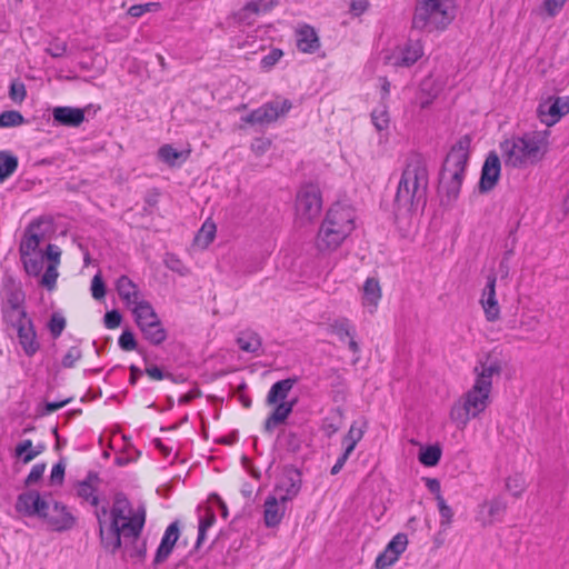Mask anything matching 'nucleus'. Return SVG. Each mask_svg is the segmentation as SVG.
Listing matches in <instances>:
<instances>
[{
  "label": "nucleus",
  "instance_id": "nucleus-34",
  "mask_svg": "<svg viewBox=\"0 0 569 569\" xmlns=\"http://www.w3.org/2000/svg\"><path fill=\"white\" fill-rule=\"evenodd\" d=\"M365 427L366 423H363L362 426H358L356 421L350 426L348 433L342 440L347 453H352L357 443L362 439L365 433Z\"/></svg>",
  "mask_w": 569,
  "mask_h": 569
},
{
  "label": "nucleus",
  "instance_id": "nucleus-12",
  "mask_svg": "<svg viewBox=\"0 0 569 569\" xmlns=\"http://www.w3.org/2000/svg\"><path fill=\"white\" fill-rule=\"evenodd\" d=\"M502 371V360L492 353H487L480 358L473 368L476 376L475 382L492 389V378L499 377Z\"/></svg>",
  "mask_w": 569,
  "mask_h": 569
},
{
  "label": "nucleus",
  "instance_id": "nucleus-49",
  "mask_svg": "<svg viewBox=\"0 0 569 569\" xmlns=\"http://www.w3.org/2000/svg\"><path fill=\"white\" fill-rule=\"evenodd\" d=\"M160 9L159 2H148L143 4H133L129 8L128 14L134 18L143 16L146 12L157 11Z\"/></svg>",
  "mask_w": 569,
  "mask_h": 569
},
{
  "label": "nucleus",
  "instance_id": "nucleus-2",
  "mask_svg": "<svg viewBox=\"0 0 569 569\" xmlns=\"http://www.w3.org/2000/svg\"><path fill=\"white\" fill-rule=\"evenodd\" d=\"M428 169L420 154L408 158L398 183L395 206L398 211L412 212L423 209L427 203Z\"/></svg>",
  "mask_w": 569,
  "mask_h": 569
},
{
  "label": "nucleus",
  "instance_id": "nucleus-37",
  "mask_svg": "<svg viewBox=\"0 0 569 569\" xmlns=\"http://www.w3.org/2000/svg\"><path fill=\"white\" fill-rule=\"evenodd\" d=\"M441 458V449L439 446H428L419 452V461L426 467L438 465Z\"/></svg>",
  "mask_w": 569,
  "mask_h": 569
},
{
  "label": "nucleus",
  "instance_id": "nucleus-8",
  "mask_svg": "<svg viewBox=\"0 0 569 569\" xmlns=\"http://www.w3.org/2000/svg\"><path fill=\"white\" fill-rule=\"evenodd\" d=\"M491 389L473 383L450 410V419L465 428L471 419L478 418L490 403Z\"/></svg>",
  "mask_w": 569,
  "mask_h": 569
},
{
  "label": "nucleus",
  "instance_id": "nucleus-46",
  "mask_svg": "<svg viewBox=\"0 0 569 569\" xmlns=\"http://www.w3.org/2000/svg\"><path fill=\"white\" fill-rule=\"evenodd\" d=\"M66 325V318L61 313H52L48 322V328L53 339H57L61 336Z\"/></svg>",
  "mask_w": 569,
  "mask_h": 569
},
{
  "label": "nucleus",
  "instance_id": "nucleus-23",
  "mask_svg": "<svg viewBox=\"0 0 569 569\" xmlns=\"http://www.w3.org/2000/svg\"><path fill=\"white\" fill-rule=\"evenodd\" d=\"M329 331L336 335L340 341L349 339L348 346L353 353H358L360 348L358 342L355 340V328L347 318H339L333 320L329 325Z\"/></svg>",
  "mask_w": 569,
  "mask_h": 569
},
{
  "label": "nucleus",
  "instance_id": "nucleus-39",
  "mask_svg": "<svg viewBox=\"0 0 569 569\" xmlns=\"http://www.w3.org/2000/svg\"><path fill=\"white\" fill-rule=\"evenodd\" d=\"M14 453L22 459L23 463H29L40 453V450H32V441L26 439L17 445Z\"/></svg>",
  "mask_w": 569,
  "mask_h": 569
},
{
  "label": "nucleus",
  "instance_id": "nucleus-14",
  "mask_svg": "<svg viewBox=\"0 0 569 569\" xmlns=\"http://www.w3.org/2000/svg\"><path fill=\"white\" fill-rule=\"evenodd\" d=\"M538 117L547 126H552L569 112V98L558 97L538 107Z\"/></svg>",
  "mask_w": 569,
  "mask_h": 569
},
{
  "label": "nucleus",
  "instance_id": "nucleus-22",
  "mask_svg": "<svg viewBox=\"0 0 569 569\" xmlns=\"http://www.w3.org/2000/svg\"><path fill=\"white\" fill-rule=\"evenodd\" d=\"M52 118L60 126L77 128L84 121V109L56 107L52 110Z\"/></svg>",
  "mask_w": 569,
  "mask_h": 569
},
{
  "label": "nucleus",
  "instance_id": "nucleus-5",
  "mask_svg": "<svg viewBox=\"0 0 569 569\" xmlns=\"http://www.w3.org/2000/svg\"><path fill=\"white\" fill-rule=\"evenodd\" d=\"M355 229L353 210L341 203H335L328 210L317 234L316 246L320 252H332L350 236Z\"/></svg>",
  "mask_w": 569,
  "mask_h": 569
},
{
  "label": "nucleus",
  "instance_id": "nucleus-58",
  "mask_svg": "<svg viewBox=\"0 0 569 569\" xmlns=\"http://www.w3.org/2000/svg\"><path fill=\"white\" fill-rule=\"evenodd\" d=\"M120 348L124 351H132L137 348V341L131 331L124 330L118 341Z\"/></svg>",
  "mask_w": 569,
  "mask_h": 569
},
{
  "label": "nucleus",
  "instance_id": "nucleus-63",
  "mask_svg": "<svg viewBox=\"0 0 569 569\" xmlns=\"http://www.w3.org/2000/svg\"><path fill=\"white\" fill-rule=\"evenodd\" d=\"M44 470L46 463L34 465L26 479V485L30 486L38 482L42 478Z\"/></svg>",
  "mask_w": 569,
  "mask_h": 569
},
{
  "label": "nucleus",
  "instance_id": "nucleus-62",
  "mask_svg": "<svg viewBox=\"0 0 569 569\" xmlns=\"http://www.w3.org/2000/svg\"><path fill=\"white\" fill-rule=\"evenodd\" d=\"M146 373L153 380H162L164 378L171 379L173 382H178V380L169 372H163L159 367L157 366H148L146 368Z\"/></svg>",
  "mask_w": 569,
  "mask_h": 569
},
{
  "label": "nucleus",
  "instance_id": "nucleus-47",
  "mask_svg": "<svg viewBox=\"0 0 569 569\" xmlns=\"http://www.w3.org/2000/svg\"><path fill=\"white\" fill-rule=\"evenodd\" d=\"M257 14L248 10L247 3L240 8L237 12L232 13V19L243 26H252L257 21Z\"/></svg>",
  "mask_w": 569,
  "mask_h": 569
},
{
  "label": "nucleus",
  "instance_id": "nucleus-45",
  "mask_svg": "<svg viewBox=\"0 0 569 569\" xmlns=\"http://www.w3.org/2000/svg\"><path fill=\"white\" fill-rule=\"evenodd\" d=\"M24 270L30 276H38L43 267V258L33 254L21 257Z\"/></svg>",
  "mask_w": 569,
  "mask_h": 569
},
{
  "label": "nucleus",
  "instance_id": "nucleus-57",
  "mask_svg": "<svg viewBox=\"0 0 569 569\" xmlns=\"http://www.w3.org/2000/svg\"><path fill=\"white\" fill-rule=\"evenodd\" d=\"M38 249V244L31 239L29 234H27V230L24 231V236L20 242L19 252L21 257L30 256L36 252Z\"/></svg>",
  "mask_w": 569,
  "mask_h": 569
},
{
  "label": "nucleus",
  "instance_id": "nucleus-40",
  "mask_svg": "<svg viewBox=\"0 0 569 569\" xmlns=\"http://www.w3.org/2000/svg\"><path fill=\"white\" fill-rule=\"evenodd\" d=\"M439 515H440V526L443 529H447L452 523L453 511L450 506L447 505L445 498L441 495L436 497Z\"/></svg>",
  "mask_w": 569,
  "mask_h": 569
},
{
  "label": "nucleus",
  "instance_id": "nucleus-36",
  "mask_svg": "<svg viewBox=\"0 0 569 569\" xmlns=\"http://www.w3.org/2000/svg\"><path fill=\"white\" fill-rule=\"evenodd\" d=\"M2 317L4 322L16 330V332L20 330V327H27L28 323H32V319L28 316L26 310L3 315Z\"/></svg>",
  "mask_w": 569,
  "mask_h": 569
},
{
  "label": "nucleus",
  "instance_id": "nucleus-51",
  "mask_svg": "<svg viewBox=\"0 0 569 569\" xmlns=\"http://www.w3.org/2000/svg\"><path fill=\"white\" fill-rule=\"evenodd\" d=\"M67 49H68V44L66 41H60L58 39H54L46 48V52L48 54H50L52 58H61L66 54Z\"/></svg>",
  "mask_w": 569,
  "mask_h": 569
},
{
  "label": "nucleus",
  "instance_id": "nucleus-31",
  "mask_svg": "<svg viewBox=\"0 0 569 569\" xmlns=\"http://www.w3.org/2000/svg\"><path fill=\"white\" fill-rule=\"evenodd\" d=\"M381 296L379 280L376 278H368L363 284L362 305L370 308V312H373L381 299Z\"/></svg>",
  "mask_w": 569,
  "mask_h": 569
},
{
  "label": "nucleus",
  "instance_id": "nucleus-28",
  "mask_svg": "<svg viewBox=\"0 0 569 569\" xmlns=\"http://www.w3.org/2000/svg\"><path fill=\"white\" fill-rule=\"evenodd\" d=\"M423 56V47L419 40H409L401 49L396 66L410 67Z\"/></svg>",
  "mask_w": 569,
  "mask_h": 569
},
{
  "label": "nucleus",
  "instance_id": "nucleus-52",
  "mask_svg": "<svg viewBox=\"0 0 569 569\" xmlns=\"http://www.w3.org/2000/svg\"><path fill=\"white\" fill-rule=\"evenodd\" d=\"M91 293L96 300H100L106 296V284L100 273H97L91 280Z\"/></svg>",
  "mask_w": 569,
  "mask_h": 569
},
{
  "label": "nucleus",
  "instance_id": "nucleus-55",
  "mask_svg": "<svg viewBox=\"0 0 569 569\" xmlns=\"http://www.w3.org/2000/svg\"><path fill=\"white\" fill-rule=\"evenodd\" d=\"M57 266L58 264H49L41 278V284L47 287L49 290H51L56 286V281L58 278Z\"/></svg>",
  "mask_w": 569,
  "mask_h": 569
},
{
  "label": "nucleus",
  "instance_id": "nucleus-25",
  "mask_svg": "<svg viewBox=\"0 0 569 569\" xmlns=\"http://www.w3.org/2000/svg\"><path fill=\"white\" fill-rule=\"evenodd\" d=\"M100 479L97 472L90 471L87 477L79 481L77 486V495L88 501L91 506L98 507L99 498L96 495Z\"/></svg>",
  "mask_w": 569,
  "mask_h": 569
},
{
  "label": "nucleus",
  "instance_id": "nucleus-9",
  "mask_svg": "<svg viewBox=\"0 0 569 569\" xmlns=\"http://www.w3.org/2000/svg\"><path fill=\"white\" fill-rule=\"evenodd\" d=\"M132 313L143 338L151 345L159 346L167 339V330L150 302L142 301L132 308Z\"/></svg>",
  "mask_w": 569,
  "mask_h": 569
},
{
  "label": "nucleus",
  "instance_id": "nucleus-6",
  "mask_svg": "<svg viewBox=\"0 0 569 569\" xmlns=\"http://www.w3.org/2000/svg\"><path fill=\"white\" fill-rule=\"evenodd\" d=\"M548 148L547 132L533 131L501 143L506 166L525 168L542 159Z\"/></svg>",
  "mask_w": 569,
  "mask_h": 569
},
{
  "label": "nucleus",
  "instance_id": "nucleus-43",
  "mask_svg": "<svg viewBox=\"0 0 569 569\" xmlns=\"http://www.w3.org/2000/svg\"><path fill=\"white\" fill-rule=\"evenodd\" d=\"M24 122L23 116L16 110H8L0 113V127L10 128L17 127Z\"/></svg>",
  "mask_w": 569,
  "mask_h": 569
},
{
  "label": "nucleus",
  "instance_id": "nucleus-64",
  "mask_svg": "<svg viewBox=\"0 0 569 569\" xmlns=\"http://www.w3.org/2000/svg\"><path fill=\"white\" fill-rule=\"evenodd\" d=\"M9 97L14 102H21L26 98V87L21 82H13L10 86Z\"/></svg>",
  "mask_w": 569,
  "mask_h": 569
},
{
  "label": "nucleus",
  "instance_id": "nucleus-59",
  "mask_svg": "<svg viewBox=\"0 0 569 569\" xmlns=\"http://www.w3.org/2000/svg\"><path fill=\"white\" fill-rule=\"evenodd\" d=\"M282 51L280 49H272L268 54H266L261 59V67L263 69L272 68L282 57Z\"/></svg>",
  "mask_w": 569,
  "mask_h": 569
},
{
  "label": "nucleus",
  "instance_id": "nucleus-20",
  "mask_svg": "<svg viewBox=\"0 0 569 569\" xmlns=\"http://www.w3.org/2000/svg\"><path fill=\"white\" fill-rule=\"evenodd\" d=\"M179 535H180V531H179L178 521H173L172 523H170L167 527V529L161 538V542L156 551V556L153 559L154 566H158V565L164 562L169 558V556L172 552V549L179 538Z\"/></svg>",
  "mask_w": 569,
  "mask_h": 569
},
{
  "label": "nucleus",
  "instance_id": "nucleus-56",
  "mask_svg": "<svg viewBox=\"0 0 569 569\" xmlns=\"http://www.w3.org/2000/svg\"><path fill=\"white\" fill-rule=\"evenodd\" d=\"M566 1L567 0H543L541 8L548 17H555L561 11Z\"/></svg>",
  "mask_w": 569,
  "mask_h": 569
},
{
  "label": "nucleus",
  "instance_id": "nucleus-29",
  "mask_svg": "<svg viewBox=\"0 0 569 569\" xmlns=\"http://www.w3.org/2000/svg\"><path fill=\"white\" fill-rule=\"evenodd\" d=\"M297 381L298 378H287L274 382L267 395V405L287 402L286 399Z\"/></svg>",
  "mask_w": 569,
  "mask_h": 569
},
{
  "label": "nucleus",
  "instance_id": "nucleus-30",
  "mask_svg": "<svg viewBox=\"0 0 569 569\" xmlns=\"http://www.w3.org/2000/svg\"><path fill=\"white\" fill-rule=\"evenodd\" d=\"M17 337L21 348L28 357H32L40 349L33 322L28 323L27 327H20V330L17 332Z\"/></svg>",
  "mask_w": 569,
  "mask_h": 569
},
{
  "label": "nucleus",
  "instance_id": "nucleus-10",
  "mask_svg": "<svg viewBox=\"0 0 569 569\" xmlns=\"http://www.w3.org/2000/svg\"><path fill=\"white\" fill-rule=\"evenodd\" d=\"M322 209V199L319 189L309 184L302 187L296 198V214L302 223L311 222Z\"/></svg>",
  "mask_w": 569,
  "mask_h": 569
},
{
  "label": "nucleus",
  "instance_id": "nucleus-3",
  "mask_svg": "<svg viewBox=\"0 0 569 569\" xmlns=\"http://www.w3.org/2000/svg\"><path fill=\"white\" fill-rule=\"evenodd\" d=\"M16 510L27 517H38L53 531L70 530L76 518L68 507L56 500L43 498L38 491L29 490L18 496Z\"/></svg>",
  "mask_w": 569,
  "mask_h": 569
},
{
  "label": "nucleus",
  "instance_id": "nucleus-27",
  "mask_svg": "<svg viewBox=\"0 0 569 569\" xmlns=\"http://www.w3.org/2000/svg\"><path fill=\"white\" fill-rule=\"evenodd\" d=\"M276 407L264 421V431L271 433L278 426L286 422L291 415L296 400L289 402L274 403Z\"/></svg>",
  "mask_w": 569,
  "mask_h": 569
},
{
  "label": "nucleus",
  "instance_id": "nucleus-35",
  "mask_svg": "<svg viewBox=\"0 0 569 569\" xmlns=\"http://www.w3.org/2000/svg\"><path fill=\"white\" fill-rule=\"evenodd\" d=\"M216 521V515L212 509L206 508L204 515L200 516L199 519V528H198V538L196 542V548H199L200 545L206 539V532L207 530L212 527V525Z\"/></svg>",
  "mask_w": 569,
  "mask_h": 569
},
{
  "label": "nucleus",
  "instance_id": "nucleus-33",
  "mask_svg": "<svg viewBox=\"0 0 569 569\" xmlns=\"http://www.w3.org/2000/svg\"><path fill=\"white\" fill-rule=\"evenodd\" d=\"M237 343L242 351L254 353L261 348V338L253 331H244L238 337Z\"/></svg>",
  "mask_w": 569,
  "mask_h": 569
},
{
  "label": "nucleus",
  "instance_id": "nucleus-21",
  "mask_svg": "<svg viewBox=\"0 0 569 569\" xmlns=\"http://www.w3.org/2000/svg\"><path fill=\"white\" fill-rule=\"evenodd\" d=\"M116 290L120 299L131 309L143 301L138 286L128 276L118 278Z\"/></svg>",
  "mask_w": 569,
  "mask_h": 569
},
{
  "label": "nucleus",
  "instance_id": "nucleus-19",
  "mask_svg": "<svg viewBox=\"0 0 569 569\" xmlns=\"http://www.w3.org/2000/svg\"><path fill=\"white\" fill-rule=\"evenodd\" d=\"M500 159L495 152H490L486 158L481 170L479 188L482 192L490 191L498 182L500 177Z\"/></svg>",
  "mask_w": 569,
  "mask_h": 569
},
{
  "label": "nucleus",
  "instance_id": "nucleus-16",
  "mask_svg": "<svg viewBox=\"0 0 569 569\" xmlns=\"http://www.w3.org/2000/svg\"><path fill=\"white\" fill-rule=\"evenodd\" d=\"M301 473L297 469H288L276 486V492L282 503L296 497L301 488Z\"/></svg>",
  "mask_w": 569,
  "mask_h": 569
},
{
  "label": "nucleus",
  "instance_id": "nucleus-13",
  "mask_svg": "<svg viewBox=\"0 0 569 569\" xmlns=\"http://www.w3.org/2000/svg\"><path fill=\"white\" fill-rule=\"evenodd\" d=\"M408 537L406 533H397L387 545L385 550L376 558V569H388L395 562L398 561L399 557L407 549Z\"/></svg>",
  "mask_w": 569,
  "mask_h": 569
},
{
  "label": "nucleus",
  "instance_id": "nucleus-42",
  "mask_svg": "<svg viewBox=\"0 0 569 569\" xmlns=\"http://www.w3.org/2000/svg\"><path fill=\"white\" fill-rule=\"evenodd\" d=\"M278 4V0H251L247 2L248 10L254 12L257 17L270 12Z\"/></svg>",
  "mask_w": 569,
  "mask_h": 569
},
{
  "label": "nucleus",
  "instance_id": "nucleus-15",
  "mask_svg": "<svg viewBox=\"0 0 569 569\" xmlns=\"http://www.w3.org/2000/svg\"><path fill=\"white\" fill-rule=\"evenodd\" d=\"M496 282L497 276L495 272H491L487 276V283L483 288L480 303L485 311L486 319L490 322H493L500 317V308L498 300L496 298Z\"/></svg>",
  "mask_w": 569,
  "mask_h": 569
},
{
  "label": "nucleus",
  "instance_id": "nucleus-60",
  "mask_svg": "<svg viewBox=\"0 0 569 569\" xmlns=\"http://www.w3.org/2000/svg\"><path fill=\"white\" fill-rule=\"evenodd\" d=\"M64 469H66V466L62 461H59L58 463H56L51 470V475H50V483L52 486H56V485H62L63 482V479H64Z\"/></svg>",
  "mask_w": 569,
  "mask_h": 569
},
{
  "label": "nucleus",
  "instance_id": "nucleus-38",
  "mask_svg": "<svg viewBox=\"0 0 569 569\" xmlns=\"http://www.w3.org/2000/svg\"><path fill=\"white\" fill-rule=\"evenodd\" d=\"M438 90L432 88V81L426 79L421 82L419 106L421 109L428 108L437 97Z\"/></svg>",
  "mask_w": 569,
  "mask_h": 569
},
{
  "label": "nucleus",
  "instance_id": "nucleus-24",
  "mask_svg": "<svg viewBox=\"0 0 569 569\" xmlns=\"http://www.w3.org/2000/svg\"><path fill=\"white\" fill-rule=\"evenodd\" d=\"M296 42L298 50L303 53H313L320 47L319 37L316 30L309 24L297 28Z\"/></svg>",
  "mask_w": 569,
  "mask_h": 569
},
{
  "label": "nucleus",
  "instance_id": "nucleus-1",
  "mask_svg": "<svg viewBox=\"0 0 569 569\" xmlns=\"http://www.w3.org/2000/svg\"><path fill=\"white\" fill-rule=\"evenodd\" d=\"M99 535L106 551L114 555L121 548L129 557L142 559L147 553L146 541L140 540L146 522V509H133L123 492L114 495L110 510L106 506L96 510Z\"/></svg>",
  "mask_w": 569,
  "mask_h": 569
},
{
  "label": "nucleus",
  "instance_id": "nucleus-41",
  "mask_svg": "<svg viewBox=\"0 0 569 569\" xmlns=\"http://www.w3.org/2000/svg\"><path fill=\"white\" fill-rule=\"evenodd\" d=\"M182 152L174 149L171 144H163L158 150L159 159L170 167L177 164V161L182 157Z\"/></svg>",
  "mask_w": 569,
  "mask_h": 569
},
{
  "label": "nucleus",
  "instance_id": "nucleus-44",
  "mask_svg": "<svg viewBox=\"0 0 569 569\" xmlns=\"http://www.w3.org/2000/svg\"><path fill=\"white\" fill-rule=\"evenodd\" d=\"M371 121L378 131L387 130L389 127V116L386 107H379L372 110Z\"/></svg>",
  "mask_w": 569,
  "mask_h": 569
},
{
  "label": "nucleus",
  "instance_id": "nucleus-48",
  "mask_svg": "<svg viewBox=\"0 0 569 569\" xmlns=\"http://www.w3.org/2000/svg\"><path fill=\"white\" fill-rule=\"evenodd\" d=\"M506 487L515 497H519L526 489V481L521 475H516L507 479Z\"/></svg>",
  "mask_w": 569,
  "mask_h": 569
},
{
  "label": "nucleus",
  "instance_id": "nucleus-50",
  "mask_svg": "<svg viewBox=\"0 0 569 569\" xmlns=\"http://www.w3.org/2000/svg\"><path fill=\"white\" fill-rule=\"evenodd\" d=\"M82 357L81 349L77 346H72L68 349L63 356L61 365L63 368H72L76 362Z\"/></svg>",
  "mask_w": 569,
  "mask_h": 569
},
{
  "label": "nucleus",
  "instance_id": "nucleus-4",
  "mask_svg": "<svg viewBox=\"0 0 569 569\" xmlns=\"http://www.w3.org/2000/svg\"><path fill=\"white\" fill-rule=\"evenodd\" d=\"M471 138L462 136L447 154L439 178V192L447 204L459 197L469 160Z\"/></svg>",
  "mask_w": 569,
  "mask_h": 569
},
{
  "label": "nucleus",
  "instance_id": "nucleus-32",
  "mask_svg": "<svg viewBox=\"0 0 569 569\" xmlns=\"http://www.w3.org/2000/svg\"><path fill=\"white\" fill-rule=\"evenodd\" d=\"M18 157L10 151H0V182L7 180L17 170Z\"/></svg>",
  "mask_w": 569,
  "mask_h": 569
},
{
  "label": "nucleus",
  "instance_id": "nucleus-61",
  "mask_svg": "<svg viewBox=\"0 0 569 569\" xmlns=\"http://www.w3.org/2000/svg\"><path fill=\"white\" fill-rule=\"evenodd\" d=\"M271 147V140L267 138H256L251 143V150L257 156H262Z\"/></svg>",
  "mask_w": 569,
  "mask_h": 569
},
{
  "label": "nucleus",
  "instance_id": "nucleus-11",
  "mask_svg": "<svg viewBox=\"0 0 569 569\" xmlns=\"http://www.w3.org/2000/svg\"><path fill=\"white\" fill-rule=\"evenodd\" d=\"M291 108L292 103L289 99L276 98L251 111L242 120L250 124L271 123L278 118L286 116Z\"/></svg>",
  "mask_w": 569,
  "mask_h": 569
},
{
  "label": "nucleus",
  "instance_id": "nucleus-17",
  "mask_svg": "<svg viewBox=\"0 0 569 569\" xmlns=\"http://www.w3.org/2000/svg\"><path fill=\"white\" fill-rule=\"evenodd\" d=\"M23 303L24 292L12 280H8L2 291V316L26 310Z\"/></svg>",
  "mask_w": 569,
  "mask_h": 569
},
{
  "label": "nucleus",
  "instance_id": "nucleus-53",
  "mask_svg": "<svg viewBox=\"0 0 569 569\" xmlns=\"http://www.w3.org/2000/svg\"><path fill=\"white\" fill-rule=\"evenodd\" d=\"M41 223L42 221L40 219L34 220L26 229L27 234H29L38 246L44 240V232L41 231Z\"/></svg>",
  "mask_w": 569,
  "mask_h": 569
},
{
  "label": "nucleus",
  "instance_id": "nucleus-7",
  "mask_svg": "<svg viewBox=\"0 0 569 569\" xmlns=\"http://www.w3.org/2000/svg\"><path fill=\"white\" fill-rule=\"evenodd\" d=\"M453 19L452 0H417L412 28L426 32L445 30Z\"/></svg>",
  "mask_w": 569,
  "mask_h": 569
},
{
  "label": "nucleus",
  "instance_id": "nucleus-26",
  "mask_svg": "<svg viewBox=\"0 0 569 569\" xmlns=\"http://www.w3.org/2000/svg\"><path fill=\"white\" fill-rule=\"evenodd\" d=\"M264 523L268 528H273L278 526L286 511V506L282 503L279 499V497L276 496H269L264 501Z\"/></svg>",
  "mask_w": 569,
  "mask_h": 569
},
{
  "label": "nucleus",
  "instance_id": "nucleus-54",
  "mask_svg": "<svg viewBox=\"0 0 569 569\" xmlns=\"http://www.w3.org/2000/svg\"><path fill=\"white\" fill-rule=\"evenodd\" d=\"M214 233L216 226L204 223L197 236V241L203 246H208L210 242H212Z\"/></svg>",
  "mask_w": 569,
  "mask_h": 569
},
{
  "label": "nucleus",
  "instance_id": "nucleus-18",
  "mask_svg": "<svg viewBox=\"0 0 569 569\" xmlns=\"http://www.w3.org/2000/svg\"><path fill=\"white\" fill-rule=\"evenodd\" d=\"M507 503L500 497L485 501L479 506L477 520L482 527L491 526L495 521L502 519Z\"/></svg>",
  "mask_w": 569,
  "mask_h": 569
}]
</instances>
